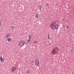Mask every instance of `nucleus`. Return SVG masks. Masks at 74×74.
I'll list each match as a JSON object with an SVG mask.
<instances>
[{"label":"nucleus","mask_w":74,"mask_h":74,"mask_svg":"<svg viewBox=\"0 0 74 74\" xmlns=\"http://www.w3.org/2000/svg\"><path fill=\"white\" fill-rule=\"evenodd\" d=\"M56 23V21H54L51 23L50 25V27L53 30H55V25Z\"/></svg>","instance_id":"1"},{"label":"nucleus","mask_w":74,"mask_h":74,"mask_svg":"<svg viewBox=\"0 0 74 74\" xmlns=\"http://www.w3.org/2000/svg\"><path fill=\"white\" fill-rule=\"evenodd\" d=\"M59 52V49L58 47H56L55 49H53L52 51V53L53 55H54L56 54V53H57L58 54V53Z\"/></svg>","instance_id":"2"},{"label":"nucleus","mask_w":74,"mask_h":74,"mask_svg":"<svg viewBox=\"0 0 74 74\" xmlns=\"http://www.w3.org/2000/svg\"><path fill=\"white\" fill-rule=\"evenodd\" d=\"M25 42L23 40H21L19 42V47H22L25 45Z\"/></svg>","instance_id":"3"},{"label":"nucleus","mask_w":74,"mask_h":74,"mask_svg":"<svg viewBox=\"0 0 74 74\" xmlns=\"http://www.w3.org/2000/svg\"><path fill=\"white\" fill-rule=\"evenodd\" d=\"M35 65L37 66H39L40 65V61L38 59H36L35 60L34 62Z\"/></svg>","instance_id":"4"},{"label":"nucleus","mask_w":74,"mask_h":74,"mask_svg":"<svg viewBox=\"0 0 74 74\" xmlns=\"http://www.w3.org/2000/svg\"><path fill=\"white\" fill-rule=\"evenodd\" d=\"M15 70H16V68L15 67H12L11 71L12 72H14Z\"/></svg>","instance_id":"5"},{"label":"nucleus","mask_w":74,"mask_h":74,"mask_svg":"<svg viewBox=\"0 0 74 74\" xmlns=\"http://www.w3.org/2000/svg\"><path fill=\"white\" fill-rule=\"evenodd\" d=\"M0 60L1 62H3L4 61V59H3L2 58V56H1V57L0 58Z\"/></svg>","instance_id":"6"},{"label":"nucleus","mask_w":74,"mask_h":74,"mask_svg":"<svg viewBox=\"0 0 74 74\" xmlns=\"http://www.w3.org/2000/svg\"><path fill=\"white\" fill-rule=\"evenodd\" d=\"M59 27V26L58 25V24H55V29H58Z\"/></svg>","instance_id":"7"},{"label":"nucleus","mask_w":74,"mask_h":74,"mask_svg":"<svg viewBox=\"0 0 74 74\" xmlns=\"http://www.w3.org/2000/svg\"><path fill=\"white\" fill-rule=\"evenodd\" d=\"M38 8L39 9V10H41L42 9V7L41 5H39V6H38Z\"/></svg>","instance_id":"8"},{"label":"nucleus","mask_w":74,"mask_h":74,"mask_svg":"<svg viewBox=\"0 0 74 74\" xmlns=\"http://www.w3.org/2000/svg\"><path fill=\"white\" fill-rule=\"evenodd\" d=\"M12 40V39L11 38H9L7 40L8 41V42H11Z\"/></svg>","instance_id":"9"},{"label":"nucleus","mask_w":74,"mask_h":74,"mask_svg":"<svg viewBox=\"0 0 74 74\" xmlns=\"http://www.w3.org/2000/svg\"><path fill=\"white\" fill-rule=\"evenodd\" d=\"M6 37L7 38H9L10 37V34H8Z\"/></svg>","instance_id":"10"},{"label":"nucleus","mask_w":74,"mask_h":74,"mask_svg":"<svg viewBox=\"0 0 74 74\" xmlns=\"http://www.w3.org/2000/svg\"><path fill=\"white\" fill-rule=\"evenodd\" d=\"M29 39L30 40H31V39L32 38V36L31 35H29Z\"/></svg>","instance_id":"11"},{"label":"nucleus","mask_w":74,"mask_h":74,"mask_svg":"<svg viewBox=\"0 0 74 74\" xmlns=\"http://www.w3.org/2000/svg\"><path fill=\"white\" fill-rule=\"evenodd\" d=\"M27 42H29V43L30 42H31V40H30L29 38L28 40H27Z\"/></svg>","instance_id":"12"},{"label":"nucleus","mask_w":74,"mask_h":74,"mask_svg":"<svg viewBox=\"0 0 74 74\" xmlns=\"http://www.w3.org/2000/svg\"><path fill=\"white\" fill-rule=\"evenodd\" d=\"M48 39H50L51 38H50V34H49L48 36Z\"/></svg>","instance_id":"13"},{"label":"nucleus","mask_w":74,"mask_h":74,"mask_svg":"<svg viewBox=\"0 0 74 74\" xmlns=\"http://www.w3.org/2000/svg\"><path fill=\"white\" fill-rule=\"evenodd\" d=\"M35 17L36 18H38V14H36L35 15Z\"/></svg>","instance_id":"14"},{"label":"nucleus","mask_w":74,"mask_h":74,"mask_svg":"<svg viewBox=\"0 0 74 74\" xmlns=\"http://www.w3.org/2000/svg\"><path fill=\"white\" fill-rule=\"evenodd\" d=\"M2 25V22L1 21H0V26H1Z\"/></svg>","instance_id":"15"},{"label":"nucleus","mask_w":74,"mask_h":74,"mask_svg":"<svg viewBox=\"0 0 74 74\" xmlns=\"http://www.w3.org/2000/svg\"><path fill=\"white\" fill-rule=\"evenodd\" d=\"M30 71L29 70V69H28V70H27V73H29Z\"/></svg>","instance_id":"16"},{"label":"nucleus","mask_w":74,"mask_h":74,"mask_svg":"<svg viewBox=\"0 0 74 74\" xmlns=\"http://www.w3.org/2000/svg\"><path fill=\"white\" fill-rule=\"evenodd\" d=\"M45 5L46 7H47L48 5V3H46Z\"/></svg>","instance_id":"17"},{"label":"nucleus","mask_w":74,"mask_h":74,"mask_svg":"<svg viewBox=\"0 0 74 74\" xmlns=\"http://www.w3.org/2000/svg\"><path fill=\"white\" fill-rule=\"evenodd\" d=\"M69 27V25H66V29H68Z\"/></svg>","instance_id":"18"},{"label":"nucleus","mask_w":74,"mask_h":74,"mask_svg":"<svg viewBox=\"0 0 74 74\" xmlns=\"http://www.w3.org/2000/svg\"><path fill=\"white\" fill-rule=\"evenodd\" d=\"M14 27V26H12V27H11V29H13Z\"/></svg>","instance_id":"19"},{"label":"nucleus","mask_w":74,"mask_h":74,"mask_svg":"<svg viewBox=\"0 0 74 74\" xmlns=\"http://www.w3.org/2000/svg\"><path fill=\"white\" fill-rule=\"evenodd\" d=\"M63 21H64V19H62Z\"/></svg>","instance_id":"20"},{"label":"nucleus","mask_w":74,"mask_h":74,"mask_svg":"<svg viewBox=\"0 0 74 74\" xmlns=\"http://www.w3.org/2000/svg\"><path fill=\"white\" fill-rule=\"evenodd\" d=\"M18 74H19V73H18Z\"/></svg>","instance_id":"21"}]
</instances>
